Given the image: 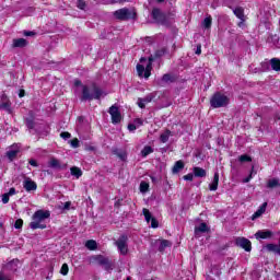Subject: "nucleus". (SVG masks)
<instances>
[{"instance_id":"1","label":"nucleus","mask_w":280,"mask_h":280,"mask_svg":"<svg viewBox=\"0 0 280 280\" xmlns=\"http://www.w3.org/2000/svg\"><path fill=\"white\" fill-rule=\"evenodd\" d=\"M151 16L154 23H158V25H164V27H170V25L174 24V20L176 19V14L173 12L165 13L159 8H154L152 10Z\"/></svg>"},{"instance_id":"2","label":"nucleus","mask_w":280,"mask_h":280,"mask_svg":"<svg viewBox=\"0 0 280 280\" xmlns=\"http://www.w3.org/2000/svg\"><path fill=\"white\" fill-rule=\"evenodd\" d=\"M51 213L49 210H37L33 214V221L30 223V228L33 229V231H36V229H47V224H44L45 220L49 219Z\"/></svg>"},{"instance_id":"3","label":"nucleus","mask_w":280,"mask_h":280,"mask_svg":"<svg viewBox=\"0 0 280 280\" xmlns=\"http://www.w3.org/2000/svg\"><path fill=\"white\" fill-rule=\"evenodd\" d=\"M102 95H103V92L100 88L94 86L93 92H91L89 86L83 85L81 102H91L93 100H100V97H102Z\"/></svg>"},{"instance_id":"4","label":"nucleus","mask_w":280,"mask_h":280,"mask_svg":"<svg viewBox=\"0 0 280 280\" xmlns=\"http://www.w3.org/2000/svg\"><path fill=\"white\" fill-rule=\"evenodd\" d=\"M229 96L217 92L210 98L211 108H224V106H229Z\"/></svg>"},{"instance_id":"5","label":"nucleus","mask_w":280,"mask_h":280,"mask_svg":"<svg viewBox=\"0 0 280 280\" xmlns=\"http://www.w3.org/2000/svg\"><path fill=\"white\" fill-rule=\"evenodd\" d=\"M115 19L118 21H130V19H136L137 12L128 8H122L114 12Z\"/></svg>"},{"instance_id":"6","label":"nucleus","mask_w":280,"mask_h":280,"mask_svg":"<svg viewBox=\"0 0 280 280\" xmlns=\"http://www.w3.org/2000/svg\"><path fill=\"white\" fill-rule=\"evenodd\" d=\"M115 246L118 249V253H120V255L126 256L128 255V235L122 234L118 237L117 241H115Z\"/></svg>"},{"instance_id":"7","label":"nucleus","mask_w":280,"mask_h":280,"mask_svg":"<svg viewBox=\"0 0 280 280\" xmlns=\"http://www.w3.org/2000/svg\"><path fill=\"white\" fill-rule=\"evenodd\" d=\"M92 261H95L98 266H102L104 270H113V264L108 259V257L102 255L92 256Z\"/></svg>"},{"instance_id":"8","label":"nucleus","mask_w":280,"mask_h":280,"mask_svg":"<svg viewBox=\"0 0 280 280\" xmlns=\"http://www.w3.org/2000/svg\"><path fill=\"white\" fill-rule=\"evenodd\" d=\"M21 154V144L14 143L11 147H9L8 151L5 152L7 159H9L11 162L16 160V156Z\"/></svg>"},{"instance_id":"9","label":"nucleus","mask_w":280,"mask_h":280,"mask_svg":"<svg viewBox=\"0 0 280 280\" xmlns=\"http://www.w3.org/2000/svg\"><path fill=\"white\" fill-rule=\"evenodd\" d=\"M108 113L112 117V124L121 122V113L119 112V107H117V105H112L108 109Z\"/></svg>"},{"instance_id":"10","label":"nucleus","mask_w":280,"mask_h":280,"mask_svg":"<svg viewBox=\"0 0 280 280\" xmlns=\"http://www.w3.org/2000/svg\"><path fill=\"white\" fill-rule=\"evenodd\" d=\"M19 264H20L19 259H13V260L9 261L7 265H4L2 268L7 272H9V275H12L19 270Z\"/></svg>"},{"instance_id":"11","label":"nucleus","mask_w":280,"mask_h":280,"mask_svg":"<svg viewBox=\"0 0 280 280\" xmlns=\"http://www.w3.org/2000/svg\"><path fill=\"white\" fill-rule=\"evenodd\" d=\"M236 246H240V248H244L246 253H250V250L253 249L250 241L245 237L236 238Z\"/></svg>"},{"instance_id":"12","label":"nucleus","mask_w":280,"mask_h":280,"mask_svg":"<svg viewBox=\"0 0 280 280\" xmlns=\"http://www.w3.org/2000/svg\"><path fill=\"white\" fill-rule=\"evenodd\" d=\"M23 187L25 191H36V189H38V185H36V182L32 180V178L30 177L24 178Z\"/></svg>"},{"instance_id":"13","label":"nucleus","mask_w":280,"mask_h":280,"mask_svg":"<svg viewBox=\"0 0 280 280\" xmlns=\"http://www.w3.org/2000/svg\"><path fill=\"white\" fill-rule=\"evenodd\" d=\"M0 108L2 110H7V113H12L10 100L8 98V95L2 94L0 96Z\"/></svg>"},{"instance_id":"14","label":"nucleus","mask_w":280,"mask_h":280,"mask_svg":"<svg viewBox=\"0 0 280 280\" xmlns=\"http://www.w3.org/2000/svg\"><path fill=\"white\" fill-rule=\"evenodd\" d=\"M49 167H52V170H67V163H62L58 159L52 158L49 161Z\"/></svg>"},{"instance_id":"15","label":"nucleus","mask_w":280,"mask_h":280,"mask_svg":"<svg viewBox=\"0 0 280 280\" xmlns=\"http://www.w3.org/2000/svg\"><path fill=\"white\" fill-rule=\"evenodd\" d=\"M165 54H167V48L165 47L155 50V52L149 57V62H154V60H159V58H163Z\"/></svg>"},{"instance_id":"16","label":"nucleus","mask_w":280,"mask_h":280,"mask_svg":"<svg viewBox=\"0 0 280 280\" xmlns=\"http://www.w3.org/2000/svg\"><path fill=\"white\" fill-rule=\"evenodd\" d=\"M173 82H176V75L172 73H165L161 78L162 84H173Z\"/></svg>"},{"instance_id":"17","label":"nucleus","mask_w":280,"mask_h":280,"mask_svg":"<svg viewBox=\"0 0 280 280\" xmlns=\"http://www.w3.org/2000/svg\"><path fill=\"white\" fill-rule=\"evenodd\" d=\"M256 240H268L270 237H272V231L267 230V231H258L255 234Z\"/></svg>"},{"instance_id":"18","label":"nucleus","mask_w":280,"mask_h":280,"mask_svg":"<svg viewBox=\"0 0 280 280\" xmlns=\"http://www.w3.org/2000/svg\"><path fill=\"white\" fill-rule=\"evenodd\" d=\"M219 183H220V173L215 172L212 183L209 184L210 191H218Z\"/></svg>"},{"instance_id":"19","label":"nucleus","mask_w":280,"mask_h":280,"mask_svg":"<svg viewBox=\"0 0 280 280\" xmlns=\"http://www.w3.org/2000/svg\"><path fill=\"white\" fill-rule=\"evenodd\" d=\"M183 170H185V162L179 160V161L175 162V164L172 168V173L173 174H179L180 172H183Z\"/></svg>"},{"instance_id":"20","label":"nucleus","mask_w":280,"mask_h":280,"mask_svg":"<svg viewBox=\"0 0 280 280\" xmlns=\"http://www.w3.org/2000/svg\"><path fill=\"white\" fill-rule=\"evenodd\" d=\"M113 154H115L116 156H118V159H120V161H126V159H128V153H126V151L121 150V149H113Z\"/></svg>"},{"instance_id":"21","label":"nucleus","mask_w":280,"mask_h":280,"mask_svg":"<svg viewBox=\"0 0 280 280\" xmlns=\"http://www.w3.org/2000/svg\"><path fill=\"white\" fill-rule=\"evenodd\" d=\"M194 172V176H196V178H205L207 176V171H205V168L202 167H194L192 168Z\"/></svg>"},{"instance_id":"22","label":"nucleus","mask_w":280,"mask_h":280,"mask_svg":"<svg viewBox=\"0 0 280 280\" xmlns=\"http://www.w3.org/2000/svg\"><path fill=\"white\" fill-rule=\"evenodd\" d=\"M267 250H269V253H275L276 255H280V241L279 244H267L266 245Z\"/></svg>"},{"instance_id":"23","label":"nucleus","mask_w":280,"mask_h":280,"mask_svg":"<svg viewBox=\"0 0 280 280\" xmlns=\"http://www.w3.org/2000/svg\"><path fill=\"white\" fill-rule=\"evenodd\" d=\"M170 137H174V133H172L168 129H166L163 133L160 136L161 143H167L170 141Z\"/></svg>"},{"instance_id":"24","label":"nucleus","mask_w":280,"mask_h":280,"mask_svg":"<svg viewBox=\"0 0 280 280\" xmlns=\"http://www.w3.org/2000/svg\"><path fill=\"white\" fill-rule=\"evenodd\" d=\"M213 23V19L211 15H208L202 22H201V27L205 30H211V25Z\"/></svg>"},{"instance_id":"25","label":"nucleus","mask_w":280,"mask_h":280,"mask_svg":"<svg viewBox=\"0 0 280 280\" xmlns=\"http://www.w3.org/2000/svg\"><path fill=\"white\" fill-rule=\"evenodd\" d=\"M13 47H27V39L25 38H18V39H13Z\"/></svg>"},{"instance_id":"26","label":"nucleus","mask_w":280,"mask_h":280,"mask_svg":"<svg viewBox=\"0 0 280 280\" xmlns=\"http://www.w3.org/2000/svg\"><path fill=\"white\" fill-rule=\"evenodd\" d=\"M270 67L272 71H280V59L279 58L270 59Z\"/></svg>"},{"instance_id":"27","label":"nucleus","mask_w":280,"mask_h":280,"mask_svg":"<svg viewBox=\"0 0 280 280\" xmlns=\"http://www.w3.org/2000/svg\"><path fill=\"white\" fill-rule=\"evenodd\" d=\"M209 231V226L207 225V223H201L199 224V226L195 228V233H207Z\"/></svg>"},{"instance_id":"28","label":"nucleus","mask_w":280,"mask_h":280,"mask_svg":"<svg viewBox=\"0 0 280 280\" xmlns=\"http://www.w3.org/2000/svg\"><path fill=\"white\" fill-rule=\"evenodd\" d=\"M170 246H172V242H170L167 240H162L160 242V246H159L160 253H163V250H165L166 248H170Z\"/></svg>"},{"instance_id":"29","label":"nucleus","mask_w":280,"mask_h":280,"mask_svg":"<svg viewBox=\"0 0 280 280\" xmlns=\"http://www.w3.org/2000/svg\"><path fill=\"white\" fill-rule=\"evenodd\" d=\"M267 187H268V189H275L277 187H280L279 179H277V178L269 179L267 183Z\"/></svg>"},{"instance_id":"30","label":"nucleus","mask_w":280,"mask_h":280,"mask_svg":"<svg viewBox=\"0 0 280 280\" xmlns=\"http://www.w3.org/2000/svg\"><path fill=\"white\" fill-rule=\"evenodd\" d=\"M233 13L237 19H240V21H244V9L242 7L235 8Z\"/></svg>"},{"instance_id":"31","label":"nucleus","mask_w":280,"mask_h":280,"mask_svg":"<svg viewBox=\"0 0 280 280\" xmlns=\"http://www.w3.org/2000/svg\"><path fill=\"white\" fill-rule=\"evenodd\" d=\"M71 176H75L77 178H80L82 176V170L78 166H72L70 168Z\"/></svg>"},{"instance_id":"32","label":"nucleus","mask_w":280,"mask_h":280,"mask_svg":"<svg viewBox=\"0 0 280 280\" xmlns=\"http://www.w3.org/2000/svg\"><path fill=\"white\" fill-rule=\"evenodd\" d=\"M85 247L89 249V250H97V242L93 241V240H89L86 243H85Z\"/></svg>"},{"instance_id":"33","label":"nucleus","mask_w":280,"mask_h":280,"mask_svg":"<svg viewBox=\"0 0 280 280\" xmlns=\"http://www.w3.org/2000/svg\"><path fill=\"white\" fill-rule=\"evenodd\" d=\"M154 97H156V95H154V93L148 94L147 96H144L143 98L139 97L138 102H144V104H150V102H152V100H154Z\"/></svg>"},{"instance_id":"34","label":"nucleus","mask_w":280,"mask_h":280,"mask_svg":"<svg viewBox=\"0 0 280 280\" xmlns=\"http://www.w3.org/2000/svg\"><path fill=\"white\" fill-rule=\"evenodd\" d=\"M152 152H154V149H152V147H150V145H147L142 149L141 156H143V159H145V156L152 154Z\"/></svg>"},{"instance_id":"35","label":"nucleus","mask_w":280,"mask_h":280,"mask_svg":"<svg viewBox=\"0 0 280 280\" xmlns=\"http://www.w3.org/2000/svg\"><path fill=\"white\" fill-rule=\"evenodd\" d=\"M0 280H12L10 272H7L3 268L0 270Z\"/></svg>"},{"instance_id":"36","label":"nucleus","mask_w":280,"mask_h":280,"mask_svg":"<svg viewBox=\"0 0 280 280\" xmlns=\"http://www.w3.org/2000/svg\"><path fill=\"white\" fill-rule=\"evenodd\" d=\"M152 62H153V61H149V63H148L147 67L144 68V78H145V79L150 78V75H151Z\"/></svg>"},{"instance_id":"37","label":"nucleus","mask_w":280,"mask_h":280,"mask_svg":"<svg viewBox=\"0 0 280 280\" xmlns=\"http://www.w3.org/2000/svg\"><path fill=\"white\" fill-rule=\"evenodd\" d=\"M137 71H138V75L139 78H144L145 75V67H143V65H137Z\"/></svg>"},{"instance_id":"38","label":"nucleus","mask_w":280,"mask_h":280,"mask_svg":"<svg viewBox=\"0 0 280 280\" xmlns=\"http://www.w3.org/2000/svg\"><path fill=\"white\" fill-rule=\"evenodd\" d=\"M148 189H150V184H148L145 182H141L140 183V191H141V194H145V191H148Z\"/></svg>"},{"instance_id":"39","label":"nucleus","mask_w":280,"mask_h":280,"mask_svg":"<svg viewBox=\"0 0 280 280\" xmlns=\"http://www.w3.org/2000/svg\"><path fill=\"white\" fill-rule=\"evenodd\" d=\"M238 161L241 163H250V161H253V159L250 156H248L247 154H243L238 158Z\"/></svg>"},{"instance_id":"40","label":"nucleus","mask_w":280,"mask_h":280,"mask_svg":"<svg viewBox=\"0 0 280 280\" xmlns=\"http://www.w3.org/2000/svg\"><path fill=\"white\" fill-rule=\"evenodd\" d=\"M142 213H143V215H144L147 222H150V220H152V213L150 212V210H148V209L144 208V209L142 210Z\"/></svg>"},{"instance_id":"41","label":"nucleus","mask_w":280,"mask_h":280,"mask_svg":"<svg viewBox=\"0 0 280 280\" xmlns=\"http://www.w3.org/2000/svg\"><path fill=\"white\" fill-rule=\"evenodd\" d=\"M60 273L63 275V276L69 275V265L63 264L61 269H60Z\"/></svg>"},{"instance_id":"42","label":"nucleus","mask_w":280,"mask_h":280,"mask_svg":"<svg viewBox=\"0 0 280 280\" xmlns=\"http://www.w3.org/2000/svg\"><path fill=\"white\" fill-rule=\"evenodd\" d=\"M70 145L71 148H80V140L78 138L70 140Z\"/></svg>"},{"instance_id":"43","label":"nucleus","mask_w":280,"mask_h":280,"mask_svg":"<svg viewBox=\"0 0 280 280\" xmlns=\"http://www.w3.org/2000/svg\"><path fill=\"white\" fill-rule=\"evenodd\" d=\"M261 69H262V71H270V61L269 62L268 61H264L261 63Z\"/></svg>"},{"instance_id":"44","label":"nucleus","mask_w":280,"mask_h":280,"mask_svg":"<svg viewBox=\"0 0 280 280\" xmlns=\"http://www.w3.org/2000/svg\"><path fill=\"white\" fill-rule=\"evenodd\" d=\"M23 228V219H18L14 223V229H22Z\"/></svg>"},{"instance_id":"45","label":"nucleus","mask_w":280,"mask_h":280,"mask_svg":"<svg viewBox=\"0 0 280 280\" xmlns=\"http://www.w3.org/2000/svg\"><path fill=\"white\" fill-rule=\"evenodd\" d=\"M2 202L3 205H8L10 202V195H8V192L2 195Z\"/></svg>"},{"instance_id":"46","label":"nucleus","mask_w":280,"mask_h":280,"mask_svg":"<svg viewBox=\"0 0 280 280\" xmlns=\"http://www.w3.org/2000/svg\"><path fill=\"white\" fill-rule=\"evenodd\" d=\"M26 126L30 130L34 129V120L27 118L26 119Z\"/></svg>"},{"instance_id":"47","label":"nucleus","mask_w":280,"mask_h":280,"mask_svg":"<svg viewBox=\"0 0 280 280\" xmlns=\"http://www.w3.org/2000/svg\"><path fill=\"white\" fill-rule=\"evenodd\" d=\"M78 8L80 10H84V8H86V2H84V0H79L78 1Z\"/></svg>"},{"instance_id":"48","label":"nucleus","mask_w":280,"mask_h":280,"mask_svg":"<svg viewBox=\"0 0 280 280\" xmlns=\"http://www.w3.org/2000/svg\"><path fill=\"white\" fill-rule=\"evenodd\" d=\"M268 207V202H264L260 207H259V209H258V211L260 212V213H266V208Z\"/></svg>"},{"instance_id":"49","label":"nucleus","mask_w":280,"mask_h":280,"mask_svg":"<svg viewBox=\"0 0 280 280\" xmlns=\"http://www.w3.org/2000/svg\"><path fill=\"white\" fill-rule=\"evenodd\" d=\"M151 226H152V229H159V221H156V219L152 218L151 219Z\"/></svg>"},{"instance_id":"50","label":"nucleus","mask_w":280,"mask_h":280,"mask_svg":"<svg viewBox=\"0 0 280 280\" xmlns=\"http://www.w3.org/2000/svg\"><path fill=\"white\" fill-rule=\"evenodd\" d=\"M60 138L61 139H71V133H69V132H61L60 133Z\"/></svg>"},{"instance_id":"51","label":"nucleus","mask_w":280,"mask_h":280,"mask_svg":"<svg viewBox=\"0 0 280 280\" xmlns=\"http://www.w3.org/2000/svg\"><path fill=\"white\" fill-rule=\"evenodd\" d=\"M195 54L197 56H200L202 54V45H200V44L197 45V49H196Z\"/></svg>"},{"instance_id":"52","label":"nucleus","mask_w":280,"mask_h":280,"mask_svg":"<svg viewBox=\"0 0 280 280\" xmlns=\"http://www.w3.org/2000/svg\"><path fill=\"white\" fill-rule=\"evenodd\" d=\"M128 130H129L130 132H135V130H137V125H136V124H129V125H128Z\"/></svg>"},{"instance_id":"53","label":"nucleus","mask_w":280,"mask_h":280,"mask_svg":"<svg viewBox=\"0 0 280 280\" xmlns=\"http://www.w3.org/2000/svg\"><path fill=\"white\" fill-rule=\"evenodd\" d=\"M184 180H194V174L192 173H189L187 175L184 176Z\"/></svg>"},{"instance_id":"54","label":"nucleus","mask_w":280,"mask_h":280,"mask_svg":"<svg viewBox=\"0 0 280 280\" xmlns=\"http://www.w3.org/2000/svg\"><path fill=\"white\" fill-rule=\"evenodd\" d=\"M261 215H264V213L260 212L259 210H257V211L254 213V215H253V220H255V218H259V217H261Z\"/></svg>"},{"instance_id":"55","label":"nucleus","mask_w":280,"mask_h":280,"mask_svg":"<svg viewBox=\"0 0 280 280\" xmlns=\"http://www.w3.org/2000/svg\"><path fill=\"white\" fill-rule=\"evenodd\" d=\"M8 196H14L16 194V189L15 188H10L9 192H7Z\"/></svg>"},{"instance_id":"56","label":"nucleus","mask_w":280,"mask_h":280,"mask_svg":"<svg viewBox=\"0 0 280 280\" xmlns=\"http://www.w3.org/2000/svg\"><path fill=\"white\" fill-rule=\"evenodd\" d=\"M30 165H32L33 167H38V163L36 162V160H30Z\"/></svg>"},{"instance_id":"57","label":"nucleus","mask_w":280,"mask_h":280,"mask_svg":"<svg viewBox=\"0 0 280 280\" xmlns=\"http://www.w3.org/2000/svg\"><path fill=\"white\" fill-rule=\"evenodd\" d=\"M145 102H143V101H138V106H139V108H145Z\"/></svg>"},{"instance_id":"58","label":"nucleus","mask_w":280,"mask_h":280,"mask_svg":"<svg viewBox=\"0 0 280 280\" xmlns=\"http://www.w3.org/2000/svg\"><path fill=\"white\" fill-rule=\"evenodd\" d=\"M138 125V126H143V120H141V118H137L136 120H135V125Z\"/></svg>"},{"instance_id":"59","label":"nucleus","mask_w":280,"mask_h":280,"mask_svg":"<svg viewBox=\"0 0 280 280\" xmlns=\"http://www.w3.org/2000/svg\"><path fill=\"white\" fill-rule=\"evenodd\" d=\"M71 208V201H67L63 206V209H70Z\"/></svg>"},{"instance_id":"60","label":"nucleus","mask_w":280,"mask_h":280,"mask_svg":"<svg viewBox=\"0 0 280 280\" xmlns=\"http://www.w3.org/2000/svg\"><path fill=\"white\" fill-rule=\"evenodd\" d=\"M250 178H253V175H249L248 177L243 179V183H250Z\"/></svg>"},{"instance_id":"61","label":"nucleus","mask_w":280,"mask_h":280,"mask_svg":"<svg viewBox=\"0 0 280 280\" xmlns=\"http://www.w3.org/2000/svg\"><path fill=\"white\" fill-rule=\"evenodd\" d=\"M74 85L75 86H82V81H80V80L74 81Z\"/></svg>"},{"instance_id":"62","label":"nucleus","mask_w":280,"mask_h":280,"mask_svg":"<svg viewBox=\"0 0 280 280\" xmlns=\"http://www.w3.org/2000/svg\"><path fill=\"white\" fill-rule=\"evenodd\" d=\"M24 36H34V32H24Z\"/></svg>"},{"instance_id":"63","label":"nucleus","mask_w":280,"mask_h":280,"mask_svg":"<svg viewBox=\"0 0 280 280\" xmlns=\"http://www.w3.org/2000/svg\"><path fill=\"white\" fill-rule=\"evenodd\" d=\"M121 1H126V0H110V3H119Z\"/></svg>"},{"instance_id":"64","label":"nucleus","mask_w":280,"mask_h":280,"mask_svg":"<svg viewBox=\"0 0 280 280\" xmlns=\"http://www.w3.org/2000/svg\"><path fill=\"white\" fill-rule=\"evenodd\" d=\"M25 96V91H21L20 94H19V97H24Z\"/></svg>"}]
</instances>
